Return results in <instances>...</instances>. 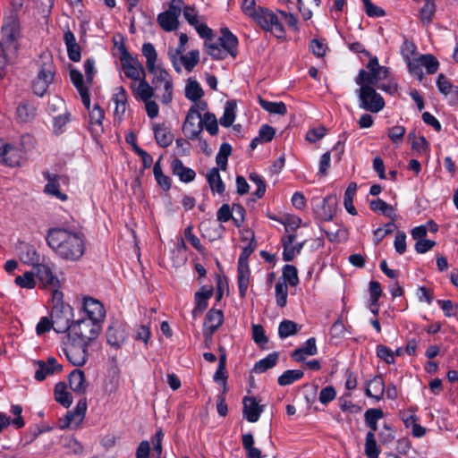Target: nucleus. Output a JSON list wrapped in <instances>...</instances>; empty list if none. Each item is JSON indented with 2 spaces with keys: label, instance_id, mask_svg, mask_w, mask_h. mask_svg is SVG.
Masks as SVG:
<instances>
[{
  "label": "nucleus",
  "instance_id": "37",
  "mask_svg": "<svg viewBox=\"0 0 458 458\" xmlns=\"http://www.w3.org/2000/svg\"><path fill=\"white\" fill-rule=\"evenodd\" d=\"M36 107L29 102H22L17 106V116L21 122L27 123L36 116Z\"/></svg>",
  "mask_w": 458,
  "mask_h": 458
},
{
  "label": "nucleus",
  "instance_id": "1",
  "mask_svg": "<svg viewBox=\"0 0 458 458\" xmlns=\"http://www.w3.org/2000/svg\"><path fill=\"white\" fill-rule=\"evenodd\" d=\"M47 242L49 247L63 259H80L85 250L82 235L61 228L50 229Z\"/></svg>",
  "mask_w": 458,
  "mask_h": 458
},
{
  "label": "nucleus",
  "instance_id": "54",
  "mask_svg": "<svg viewBox=\"0 0 458 458\" xmlns=\"http://www.w3.org/2000/svg\"><path fill=\"white\" fill-rule=\"evenodd\" d=\"M276 304L283 308L286 305L287 302V295H288V287L285 282H281L280 280L276 284Z\"/></svg>",
  "mask_w": 458,
  "mask_h": 458
},
{
  "label": "nucleus",
  "instance_id": "39",
  "mask_svg": "<svg viewBox=\"0 0 458 458\" xmlns=\"http://www.w3.org/2000/svg\"><path fill=\"white\" fill-rule=\"evenodd\" d=\"M155 139L159 146L165 148L169 146L173 141V135L169 130L161 125H157L154 128Z\"/></svg>",
  "mask_w": 458,
  "mask_h": 458
},
{
  "label": "nucleus",
  "instance_id": "24",
  "mask_svg": "<svg viewBox=\"0 0 458 458\" xmlns=\"http://www.w3.org/2000/svg\"><path fill=\"white\" fill-rule=\"evenodd\" d=\"M171 168L173 174L178 176L179 179L183 182H191L196 177V173L192 169L184 166L179 158H174L172 161Z\"/></svg>",
  "mask_w": 458,
  "mask_h": 458
},
{
  "label": "nucleus",
  "instance_id": "57",
  "mask_svg": "<svg viewBox=\"0 0 458 458\" xmlns=\"http://www.w3.org/2000/svg\"><path fill=\"white\" fill-rule=\"evenodd\" d=\"M205 47L207 48L208 54L212 56L214 59H224L228 54L226 51L216 43H205Z\"/></svg>",
  "mask_w": 458,
  "mask_h": 458
},
{
  "label": "nucleus",
  "instance_id": "15",
  "mask_svg": "<svg viewBox=\"0 0 458 458\" xmlns=\"http://www.w3.org/2000/svg\"><path fill=\"white\" fill-rule=\"evenodd\" d=\"M224 314L220 310H210L204 321V335L207 338H211L216 330L222 325Z\"/></svg>",
  "mask_w": 458,
  "mask_h": 458
},
{
  "label": "nucleus",
  "instance_id": "26",
  "mask_svg": "<svg viewBox=\"0 0 458 458\" xmlns=\"http://www.w3.org/2000/svg\"><path fill=\"white\" fill-rule=\"evenodd\" d=\"M64 40L67 48L70 60L79 62L81 60V47L78 45L74 34L71 30L64 32Z\"/></svg>",
  "mask_w": 458,
  "mask_h": 458
},
{
  "label": "nucleus",
  "instance_id": "20",
  "mask_svg": "<svg viewBox=\"0 0 458 458\" xmlns=\"http://www.w3.org/2000/svg\"><path fill=\"white\" fill-rule=\"evenodd\" d=\"M335 199L333 196H327L323 199L321 203L317 206L315 212L317 216L324 221L332 220L335 214Z\"/></svg>",
  "mask_w": 458,
  "mask_h": 458
},
{
  "label": "nucleus",
  "instance_id": "42",
  "mask_svg": "<svg viewBox=\"0 0 458 458\" xmlns=\"http://www.w3.org/2000/svg\"><path fill=\"white\" fill-rule=\"evenodd\" d=\"M236 104L233 101H227L225 106L224 114L220 118V123L224 127H230L235 119Z\"/></svg>",
  "mask_w": 458,
  "mask_h": 458
},
{
  "label": "nucleus",
  "instance_id": "25",
  "mask_svg": "<svg viewBox=\"0 0 458 458\" xmlns=\"http://www.w3.org/2000/svg\"><path fill=\"white\" fill-rule=\"evenodd\" d=\"M69 385L74 393L84 394L88 385L83 371L80 369L72 370L69 375Z\"/></svg>",
  "mask_w": 458,
  "mask_h": 458
},
{
  "label": "nucleus",
  "instance_id": "29",
  "mask_svg": "<svg viewBox=\"0 0 458 458\" xmlns=\"http://www.w3.org/2000/svg\"><path fill=\"white\" fill-rule=\"evenodd\" d=\"M207 181L212 192L218 194L224 193L225 186L221 179L218 168L214 167L208 172Z\"/></svg>",
  "mask_w": 458,
  "mask_h": 458
},
{
  "label": "nucleus",
  "instance_id": "11",
  "mask_svg": "<svg viewBox=\"0 0 458 458\" xmlns=\"http://www.w3.org/2000/svg\"><path fill=\"white\" fill-rule=\"evenodd\" d=\"M182 131L190 140L199 139L202 131V123L201 114L195 106H191L188 111L185 122L182 125Z\"/></svg>",
  "mask_w": 458,
  "mask_h": 458
},
{
  "label": "nucleus",
  "instance_id": "40",
  "mask_svg": "<svg viewBox=\"0 0 458 458\" xmlns=\"http://www.w3.org/2000/svg\"><path fill=\"white\" fill-rule=\"evenodd\" d=\"M142 54L146 57V65L148 71H152L158 66H156L157 52L151 43H145L142 46Z\"/></svg>",
  "mask_w": 458,
  "mask_h": 458
},
{
  "label": "nucleus",
  "instance_id": "62",
  "mask_svg": "<svg viewBox=\"0 0 458 458\" xmlns=\"http://www.w3.org/2000/svg\"><path fill=\"white\" fill-rule=\"evenodd\" d=\"M405 131L403 126L396 125L388 130V137L393 143L399 144L403 141Z\"/></svg>",
  "mask_w": 458,
  "mask_h": 458
},
{
  "label": "nucleus",
  "instance_id": "56",
  "mask_svg": "<svg viewBox=\"0 0 458 458\" xmlns=\"http://www.w3.org/2000/svg\"><path fill=\"white\" fill-rule=\"evenodd\" d=\"M34 276V271L25 272L22 276H16L15 284L22 288L32 289L36 284Z\"/></svg>",
  "mask_w": 458,
  "mask_h": 458
},
{
  "label": "nucleus",
  "instance_id": "21",
  "mask_svg": "<svg viewBox=\"0 0 458 458\" xmlns=\"http://www.w3.org/2000/svg\"><path fill=\"white\" fill-rule=\"evenodd\" d=\"M295 234L290 233L287 236L283 237L282 242L284 246V252H283V258L285 261H291L293 259L294 256L296 254H299L304 245V242H301L296 244L295 246L293 245L294 240H295Z\"/></svg>",
  "mask_w": 458,
  "mask_h": 458
},
{
  "label": "nucleus",
  "instance_id": "4",
  "mask_svg": "<svg viewBox=\"0 0 458 458\" xmlns=\"http://www.w3.org/2000/svg\"><path fill=\"white\" fill-rule=\"evenodd\" d=\"M261 29L272 32L278 38H284L285 30L280 22L277 15L270 9L266 7H258V13L253 19Z\"/></svg>",
  "mask_w": 458,
  "mask_h": 458
},
{
  "label": "nucleus",
  "instance_id": "8",
  "mask_svg": "<svg viewBox=\"0 0 458 458\" xmlns=\"http://www.w3.org/2000/svg\"><path fill=\"white\" fill-rule=\"evenodd\" d=\"M254 251V247L250 243L245 247L238 260V285L242 298H244L250 284V268L248 266V259Z\"/></svg>",
  "mask_w": 458,
  "mask_h": 458
},
{
  "label": "nucleus",
  "instance_id": "51",
  "mask_svg": "<svg viewBox=\"0 0 458 458\" xmlns=\"http://www.w3.org/2000/svg\"><path fill=\"white\" fill-rule=\"evenodd\" d=\"M303 377V371L299 369L286 370L278 377L280 386H288L301 379Z\"/></svg>",
  "mask_w": 458,
  "mask_h": 458
},
{
  "label": "nucleus",
  "instance_id": "46",
  "mask_svg": "<svg viewBox=\"0 0 458 458\" xmlns=\"http://www.w3.org/2000/svg\"><path fill=\"white\" fill-rule=\"evenodd\" d=\"M380 454L373 432H368L365 439V454L369 458H378Z\"/></svg>",
  "mask_w": 458,
  "mask_h": 458
},
{
  "label": "nucleus",
  "instance_id": "55",
  "mask_svg": "<svg viewBox=\"0 0 458 458\" xmlns=\"http://www.w3.org/2000/svg\"><path fill=\"white\" fill-rule=\"evenodd\" d=\"M284 282L288 283L292 286H295L299 283L297 269L293 265H285L283 268Z\"/></svg>",
  "mask_w": 458,
  "mask_h": 458
},
{
  "label": "nucleus",
  "instance_id": "60",
  "mask_svg": "<svg viewBox=\"0 0 458 458\" xmlns=\"http://www.w3.org/2000/svg\"><path fill=\"white\" fill-rule=\"evenodd\" d=\"M377 356L386 364L394 363V353L388 347L379 344L377 346Z\"/></svg>",
  "mask_w": 458,
  "mask_h": 458
},
{
  "label": "nucleus",
  "instance_id": "53",
  "mask_svg": "<svg viewBox=\"0 0 458 458\" xmlns=\"http://www.w3.org/2000/svg\"><path fill=\"white\" fill-rule=\"evenodd\" d=\"M420 64H421V66L425 67V69L428 74L436 73L439 67V63H438L437 59L430 54L421 55H420Z\"/></svg>",
  "mask_w": 458,
  "mask_h": 458
},
{
  "label": "nucleus",
  "instance_id": "50",
  "mask_svg": "<svg viewBox=\"0 0 458 458\" xmlns=\"http://www.w3.org/2000/svg\"><path fill=\"white\" fill-rule=\"evenodd\" d=\"M232 153V147L229 143H223L220 146L219 152L216 157V162L221 170H225L227 166L228 157Z\"/></svg>",
  "mask_w": 458,
  "mask_h": 458
},
{
  "label": "nucleus",
  "instance_id": "44",
  "mask_svg": "<svg viewBox=\"0 0 458 458\" xmlns=\"http://www.w3.org/2000/svg\"><path fill=\"white\" fill-rule=\"evenodd\" d=\"M259 104L263 109L270 114L284 115L286 114V106L284 102H270L259 98Z\"/></svg>",
  "mask_w": 458,
  "mask_h": 458
},
{
  "label": "nucleus",
  "instance_id": "30",
  "mask_svg": "<svg viewBox=\"0 0 458 458\" xmlns=\"http://www.w3.org/2000/svg\"><path fill=\"white\" fill-rule=\"evenodd\" d=\"M47 183L45 186V192L55 196L57 199L64 201L67 199V196L59 191V180L60 176L55 174H47Z\"/></svg>",
  "mask_w": 458,
  "mask_h": 458
},
{
  "label": "nucleus",
  "instance_id": "48",
  "mask_svg": "<svg viewBox=\"0 0 458 458\" xmlns=\"http://www.w3.org/2000/svg\"><path fill=\"white\" fill-rule=\"evenodd\" d=\"M436 13V4L432 0L425 1L423 7L420 11V18L422 23L429 24Z\"/></svg>",
  "mask_w": 458,
  "mask_h": 458
},
{
  "label": "nucleus",
  "instance_id": "14",
  "mask_svg": "<svg viewBox=\"0 0 458 458\" xmlns=\"http://www.w3.org/2000/svg\"><path fill=\"white\" fill-rule=\"evenodd\" d=\"M242 404L243 417L250 422L258 421L260 414L264 411V405L259 404L256 398L253 396H245L242 400Z\"/></svg>",
  "mask_w": 458,
  "mask_h": 458
},
{
  "label": "nucleus",
  "instance_id": "43",
  "mask_svg": "<svg viewBox=\"0 0 458 458\" xmlns=\"http://www.w3.org/2000/svg\"><path fill=\"white\" fill-rule=\"evenodd\" d=\"M384 413L380 409H369L366 411L364 417L367 425L369 427L370 431L375 434V431L377 429V421L383 418Z\"/></svg>",
  "mask_w": 458,
  "mask_h": 458
},
{
  "label": "nucleus",
  "instance_id": "22",
  "mask_svg": "<svg viewBox=\"0 0 458 458\" xmlns=\"http://www.w3.org/2000/svg\"><path fill=\"white\" fill-rule=\"evenodd\" d=\"M212 288L202 287L199 292L195 293V307L192 310L194 318L201 315L208 307V300L212 296Z\"/></svg>",
  "mask_w": 458,
  "mask_h": 458
},
{
  "label": "nucleus",
  "instance_id": "7",
  "mask_svg": "<svg viewBox=\"0 0 458 458\" xmlns=\"http://www.w3.org/2000/svg\"><path fill=\"white\" fill-rule=\"evenodd\" d=\"M88 344L81 341H76L73 339L67 340L64 343L63 351L67 360L76 367L83 366L88 360Z\"/></svg>",
  "mask_w": 458,
  "mask_h": 458
},
{
  "label": "nucleus",
  "instance_id": "49",
  "mask_svg": "<svg viewBox=\"0 0 458 458\" xmlns=\"http://www.w3.org/2000/svg\"><path fill=\"white\" fill-rule=\"evenodd\" d=\"M199 53L198 50H192L189 54L182 55L180 57L181 64H182L188 72L192 71V69L199 64Z\"/></svg>",
  "mask_w": 458,
  "mask_h": 458
},
{
  "label": "nucleus",
  "instance_id": "9",
  "mask_svg": "<svg viewBox=\"0 0 458 458\" xmlns=\"http://www.w3.org/2000/svg\"><path fill=\"white\" fill-rule=\"evenodd\" d=\"M87 411V400L81 398L76 404L73 411H68L66 415L60 418L58 420V427L61 429H76L80 427L85 418Z\"/></svg>",
  "mask_w": 458,
  "mask_h": 458
},
{
  "label": "nucleus",
  "instance_id": "47",
  "mask_svg": "<svg viewBox=\"0 0 458 458\" xmlns=\"http://www.w3.org/2000/svg\"><path fill=\"white\" fill-rule=\"evenodd\" d=\"M301 327L292 321V320H284L280 323L278 327V335L281 338H286L290 335H295Z\"/></svg>",
  "mask_w": 458,
  "mask_h": 458
},
{
  "label": "nucleus",
  "instance_id": "12",
  "mask_svg": "<svg viewBox=\"0 0 458 458\" xmlns=\"http://www.w3.org/2000/svg\"><path fill=\"white\" fill-rule=\"evenodd\" d=\"M121 65L123 73L129 79L133 81H140L143 77H146V72L143 65L139 62L138 59L132 56L127 57L121 60Z\"/></svg>",
  "mask_w": 458,
  "mask_h": 458
},
{
  "label": "nucleus",
  "instance_id": "3",
  "mask_svg": "<svg viewBox=\"0 0 458 458\" xmlns=\"http://www.w3.org/2000/svg\"><path fill=\"white\" fill-rule=\"evenodd\" d=\"M360 89L357 94L360 100V107L372 113H378L385 106L383 98L375 90L374 85L367 82L357 83Z\"/></svg>",
  "mask_w": 458,
  "mask_h": 458
},
{
  "label": "nucleus",
  "instance_id": "19",
  "mask_svg": "<svg viewBox=\"0 0 458 458\" xmlns=\"http://www.w3.org/2000/svg\"><path fill=\"white\" fill-rule=\"evenodd\" d=\"M126 339L123 327L117 323L111 325L106 331V341L114 349H120Z\"/></svg>",
  "mask_w": 458,
  "mask_h": 458
},
{
  "label": "nucleus",
  "instance_id": "41",
  "mask_svg": "<svg viewBox=\"0 0 458 458\" xmlns=\"http://www.w3.org/2000/svg\"><path fill=\"white\" fill-rule=\"evenodd\" d=\"M357 191V184L355 182H351L344 193V204L347 212L351 215L354 216L357 214L356 208L353 206V197Z\"/></svg>",
  "mask_w": 458,
  "mask_h": 458
},
{
  "label": "nucleus",
  "instance_id": "16",
  "mask_svg": "<svg viewBox=\"0 0 458 458\" xmlns=\"http://www.w3.org/2000/svg\"><path fill=\"white\" fill-rule=\"evenodd\" d=\"M34 273H35V276L38 277V279L40 281V283L45 287H49V288L58 287L59 280L53 274L52 269L48 266L43 265V264H38L34 267Z\"/></svg>",
  "mask_w": 458,
  "mask_h": 458
},
{
  "label": "nucleus",
  "instance_id": "45",
  "mask_svg": "<svg viewBox=\"0 0 458 458\" xmlns=\"http://www.w3.org/2000/svg\"><path fill=\"white\" fill-rule=\"evenodd\" d=\"M369 206L373 211H375V212L380 211L386 216L390 217L392 219V221L394 220V213L393 207L391 205L387 204L386 202H385L384 200H382L380 199H373L370 201Z\"/></svg>",
  "mask_w": 458,
  "mask_h": 458
},
{
  "label": "nucleus",
  "instance_id": "31",
  "mask_svg": "<svg viewBox=\"0 0 458 458\" xmlns=\"http://www.w3.org/2000/svg\"><path fill=\"white\" fill-rule=\"evenodd\" d=\"M21 150L8 144L2 161L9 166H17L21 165Z\"/></svg>",
  "mask_w": 458,
  "mask_h": 458
},
{
  "label": "nucleus",
  "instance_id": "52",
  "mask_svg": "<svg viewBox=\"0 0 458 458\" xmlns=\"http://www.w3.org/2000/svg\"><path fill=\"white\" fill-rule=\"evenodd\" d=\"M202 129L205 128L211 135H216L218 131L217 119L212 113H206L201 116Z\"/></svg>",
  "mask_w": 458,
  "mask_h": 458
},
{
  "label": "nucleus",
  "instance_id": "27",
  "mask_svg": "<svg viewBox=\"0 0 458 458\" xmlns=\"http://www.w3.org/2000/svg\"><path fill=\"white\" fill-rule=\"evenodd\" d=\"M385 392V384L381 376H376L369 381L366 387V394L369 397L374 398L379 401Z\"/></svg>",
  "mask_w": 458,
  "mask_h": 458
},
{
  "label": "nucleus",
  "instance_id": "64",
  "mask_svg": "<svg viewBox=\"0 0 458 458\" xmlns=\"http://www.w3.org/2000/svg\"><path fill=\"white\" fill-rule=\"evenodd\" d=\"M249 178L258 187L257 191L254 192L255 196L259 199L262 198L266 192V184L262 178L256 173H251Z\"/></svg>",
  "mask_w": 458,
  "mask_h": 458
},
{
  "label": "nucleus",
  "instance_id": "58",
  "mask_svg": "<svg viewBox=\"0 0 458 458\" xmlns=\"http://www.w3.org/2000/svg\"><path fill=\"white\" fill-rule=\"evenodd\" d=\"M104 117L105 114L103 109L98 105H95L93 109L89 113L91 126H98L102 131V121Z\"/></svg>",
  "mask_w": 458,
  "mask_h": 458
},
{
  "label": "nucleus",
  "instance_id": "10",
  "mask_svg": "<svg viewBox=\"0 0 458 458\" xmlns=\"http://www.w3.org/2000/svg\"><path fill=\"white\" fill-rule=\"evenodd\" d=\"M54 78L55 70L52 61L44 63L32 83L34 94L43 97L47 93L49 85L54 81Z\"/></svg>",
  "mask_w": 458,
  "mask_h": 458
},
{
  "label": "nucleus",
  "instance_id": "63",
  "mask_svg": "<svg viewBox=\"0 0 458 458\" xmlns=\"http://www.w3.org/2000/svg\"><path fill=\"white\" fill-rule=\"evenodd\" d=\"M365 7V12L369 17H383L386 13L385 11L373 4L370 0H362Z\"/></svg>",
  "mask_w": 458,
  "mask_h": 458
},
{
  "label": "nucleus",
  "instance_id": "23",
  "mask_svg": "<svg viewBox=\"0 0 458 458\" xmlns=\"http://www.w3.org/2000/svg\"><path fill=\"white\" fill-rule=\"evenodd\" d=\"M220 32L221 36L218 40L221 47L228 55L234 57L236 55V48L238 46L237 38L227 28H222Z\"/></svg>",
  "mask_w": 458,
  "mask_h": 458
},
{
  "label": "nucleus",
  "instance_id": "13",
  "mask_svg": "<svg viewBox=\"0 0 458 458\" xmlns=\"http://www.w3.org/2000/svg\"><path fill=\"white\" fill-rule=\"evenodd\" d=\"M83 310L88 315V319L100 324L106 316V310L103 304L91 297H85L83 299Z\"/></svg>",
  "mask_w": 458,
  "mask_h": 458
},
{
  "label": "nucleus",
  "instance_id": "6",
  "mask_svg": "<svg viewBox=\"0 0 458 458\" xmlns=\"http://www.w3.org/2000/svg\"><path fill=\"white\" fill-rule=\"evenodd\" d=\"M72 309L69 305L55 304L51 311L53 329L59 334L71 332L72 323Z\"/></svg>",
  "mask_w": 458,
  "mask_h": 458
},
{
  "label": "nucleus",
  "instance_id": "34",
  "mask_svg": "<svg viewBox=\"0 0 458 458\" xmlns=\"http://www.w3.org/2000/svg\"><path fill=\"white\" fill-rule=\"evenodd\" d=\"M55 398L57 403L68 408L72 403V394L66 389L64 382H59L55 386Z\"/></svg>",
  "mask_w": 458,
  "mask_h": 458
},
{
  "label": "nucleus",
  "instance_id": "35",
  "mask_svg": "<svg viewBox=\"0 0 458 458\" xmlns=\"http://www.w3.org/2000/svg\"><path fill=\"white\" fill-rule=\"evenodd\" d=\"M204 95V91L199 83L192 79H189L185 86V97L192 102L199 101Z\"/></svg>",
  "mask_w": 458,
  "mask_h": 458
},
{
  "label": "nucleus",
  "instance_id": "36",
  "mask_svg": "<svg viewBox=\"0 0 458 458\" xmlns=\"http://www.w3.org/2000/svg\"><path fill=\"white\" fill-rule=\"evenodd\" d=\"M3 38L5 44L12 45L19 37V26L15 21H9L2 27Z\"/></svg>",
  "mask_w": 458,
  "mask_h": 458
},
{
  "label": "nucleus",
  "instance_id": "61",
  "mask_svg": "<svg viewBox=\"0 0 458 458\" xmlns=\"http://www.w3.org/2000/svg\"><path fill=\"white\" fill-rule=\"evenodd\" d=\"M252 335L254 342L261 347H264V345L268 342V339L265 335L264 328L260 325L252 326Z\"/></svg>",
  "mask_w": 458,
  "mask_h": 458
},
{
  "label": "nucleus",
  "instance_id": "59",
  "mask_svg": "<svg viewBox=\"0 0 458 458\" xmlns=\"http://www.w3.org/2000/svg\"><path fill=\"white\" fill-rule=\"evenodd\" d=\"M409 72L415 76L420 81L423 80V72L421 69L420 56L418 58L406 61Z\"/></svg>",
  "mask_w": 458,
  "mask_h": 458
},
{
  "label": "nucleus",
  "instance_id": "38",
  "mask_svg": "<svg viewBox=\"0 0 458 458\" xmlns=\"http://www.w3.org/2000/svg\"><path fill=\"white\" fill-rule=\"evenodd\" d=\"M278 360V353L272 352L268 354L266 358L259 360L253 368V370L256 373H264L267 369L276 366Z\"/></svg>",
  "mask_w": 458,
  "mask_h": 458
},
{
  "label": "nucleus",
  "instance_id": "17",
  "mask_svg": "<svg viewBox=\"0 0 458 458\" xmlns=\"http://www.w3.org/2000/svg\"><path fill=\"white\" fill-rule=\"evenodd\" d=\"M388 74V68L385 66H380L374 72H367L365 70H360L356 78V83L367 82L377 86L378 81L387 78Z\"/></svg>",
  "mask_w": 458,
  "mask_h": 458
},
{
  "label": "nucleus",
  "instance_id": "32",
  "mask_svg": "<svg viewBox=\"0 0 458 458\" xmlns=\"http://www.w3.org/2000/svg\"><path fill=\"white\" fill-rule=\"evenodd\" d=\"M20 259L22 262L32 265L34 267L39 264L40 256L33 246L25 244L21 248Z\"/></svg>",
  "mask_w": 458,
  "mask_h": 458
},
{
  "label": "nucleus",
  "instance_id": "18",
  "mask_svg": "<svg viewBox=\"0 0 458 458\" xmlns=\"http://www.w3.org/2000/svg\"><path fill=\"white\" fill-rule=\"evenodd\" d=\"M139 81L138 85L135 83H131L130 85L135 98L143 102L151 99L155 95L153 86L147 81L146 77H143Z\"/></svg>",
  "mask_w": 458,
  "mask_h": 458
},
{
  "label": "nucleus",
  "instance_id": "5",
  "mask_svg": "<svg viewBox=\"0 0 458 458\" xmlns=\"http://www.w3.org/2000/svg\"><path fill=\"white\" fill-rule=\"evenodd\" d=\"M153 75L152 86L155 90L163 89L164 92L161 96V101L165 105H168L173 99L174 83L170 74L162 67L155 68L148 71Z\"/></svg>",
  "mask_w": 458,
  "mask_h": 458
},
{
  "label": "nucleus",
  "instance_id": "33",
  "mask_svg": "<svg viewBox=\"0 0 458 458\" xmlns=\"http://www.w3.org/2000/svg\"><path fill=\"white\" fill-rule=\"evenodd\" d=\"M157 22L160 27L165 31H173L179 26V21L174 14L170 12H164L157 15Z\"/></svg>",
  "mask_w": 458,
  "mask_h": 458
},
{
  "label": "nucleus",
  "instance_id": "2",
  "mask_svg": "<svg viewBox=\"0 0 458 458\" xmlns=\"http://www.w3.org/2000/svg\"><path fill=\"white\" fill-rule=\"evenodd\" d=\"M100 330V323L88 318H82L72 323L71 332L68 333L67 337L69 339L81 341L89 344L98 337Z\"/></svg>",
  "mask_w": 458,
  "mask_h": 458
},
{
  "label": "nucleus",
  "instance_id": "28",
  "mask_svg": "<svg viewBox=\"0 0 458 458\" xmlns=\"http://www.w3.org/2000/svg\"><path fill=\"white\" fill-rule=\"evenodd\" d=\"M318 352L316 346V339L314 337L309 338L304 345L301 348L294 350L292 353V358L296 361H302L306 355H315Z\"/></svg>",
  "mask_w": 458,
  "mask_h": 458
}]
</instances>
